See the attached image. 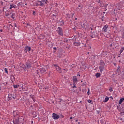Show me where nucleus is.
<instances>
[{
    "label": "nucleus",
    "instance_id": "31",
    "mask_svg": "<svg viewBox=\"0 0 124 124\" xmlns=\"http://www.w3.org/2000/svg\"><path fill=\"white\" fill-rule=\"evenodd\" d=\"M109 92H110V93H112V92H113V88L112 87H110L109 89Z\"/></svg>",
    "mask_w": 124,
    "mask_h": 124
},
{
    "label": "nucleus",
    "instance_id": "16",
    "mask_svg": "<svg viewBox=\"0 0 124 124\" xmlns=\"http://www.w3.org/2000/svg\"><path fill=\"white\" fill-rule=\"evenodd\" d=\"M124 98H121L119 101V104H122V103H123V102H124Z\"/></svg>",
    "mask_w": 124,
    "mask_h": 124
},
{
    "label": "nucleus",
    "instance_id": "59",
    "mask_svg": "<svg viewBox=\"0 0 124 124\" xmlns=\"http://www.w3.org/2000/svg\"><path fill=\"white\" fill-rule=\"evenodd\" d=\"M81 82H83V80H81Z\"/></svg>",
    "mask_w": 124,
    "mask_h": 124
},
{
    "label": "nucleus",
    "instance_id": "56",
    "mask_svg": "<svg viewBox=\"0 0 124 124\" xmlns=\"http://www.w3.org/2000/svg\"><path fill=\"white\" fill-rule=\"evenodd\" d=\"M27 4H28L26 3V4H25V5H27Z\"/></svg>",
    "mask_w": 124,
    "mask_h": 124
},
{
    "label": "nucleus",
    "instance_id": "19",
    "mask_svg": "<svg viewBox=\"0 0 124 124\" xmlns=\"http://www.w3.org/2000/svg\"><path fill=\"white\" fill-rule=\"evenodd\" d=\"M109 100V97L106 96V98H105V100H104L103 102H107Z\"/></svg>",
    "mask_w": 124,
    "mask_h": 124
},
{
    "label": "nucleus",
    "instance_id": "55",
    "mask_svg": "<svg viewBox=\"0 0 124 124\" xmlns=\"http://www.w3.org/2000/svg\"><path fill=\"white\" fill-rule=\"evenodd\" d=\"M15 27H16V24H15Z\"/></svg>",
    "mask_w": 124,
    "mask_h": 124
},
{
    "label": "nucleus",
    "instance_id": "52",
    "mask_svg": "<svg viewBox=\"0 0 124 124\" xmlns=\"http://www.w3.org/2000/svg\"><path fill=\"white\" fill-rule=\"evenodd\" d=\"M119 62H121V60H119Z\"/></svg>",
    "mask_w": 124,
    "mask_h": 124
},
{
    "label": "nucleus",
    "instance_id": "29",
    "mask_svg": "<svg viewBox=\"0 0 124 124\" xmlns=\"http://www.w3.org/2000/svg\"><path fill=\"white\" fill-rule=\"evenodd\" d=\"M88 102L89 103H91V104H93V101H92V100H90V99H89V100H88Z\"/></svg>",
    "mask_w": 124,
    "mask_h": 124
},
{
    "label": "nucleus",
    "instance_id": "33",
    "mask_svg": "<svg viewBox=\"0 0 124 124\" xmlns=\"http://www.w3.org/2000/svg\"><path fill=\"white\" fill-rule=\"evenodd\" d=\"M39 3V2H36V1H35V3L36 4V6H38V5L39 6V4H38Z\"/></svg>",
    "mask_w": 124,
    "mask_h": 124
},
{
    "label": "nucleus",
    "instance_id": "9",
    "mask_svg": "<svg viewBox=\"0 0 124 124\" xmlns=\"http://www.w3.org/2000/svg\"><path fill=\"white\" fill-rule=\"evenodd\" d=\"M36 2H39L40 3V4L39 5V6H44V2L41 0V1H39V0L36 1Z\"/></svg>",
    "mask_w": 124,
    "mask_h": 124
},
{
    "label": "nucleus",
    "instance_id": "41",
    "mask_svg": "<svg viewBox=\"0 0 124 124\" xmlns=\"http://www.w3.org/2000/svg\"><path fill=\"white\" fill-rule=\"evenodd\" d=\"M53 49H54V50H57V47H53Z\"/></svg>",
    "mask_w": 124,
    "mask_h": 124
},
{
    "label": "nucleus",
    "instance_id": "28",
    "mask_svg": "<svg viewBox=\"0 0 124 124\" xmlns=\"http://www.w3.org/2000/svg\"><path fill=\"white\" fill-rule=\"evenodd\" d=\"M26 25H27L28 28H31V25H30V24L26 23Z\"/></svg>",
    "mask_w": 124,
    "mask_h": 124
},
{
    "label": "nucleus",
    "instance_id": "54",
    "mask_svg": "<svg viewBox=\"0 0 124 124\" xmlns=\"http://www.w3.org/2000/svg\"><path fill=\"white\" fill-rule=\"evenodd\" d=\"M34 13H35V12L34 11V12H33V14H34Z\"/></svg>",
    "mask_w": 124,
    "mask_h": 124
},
{
    "label": "nucleus",
    "instance_id": "18",
    "mask_svg": "<svg viewBox=\"0 0 124 124\" xmlns=\"http://www.w3.org/2000/svg\"><path fill=\"white\" fill-rule=\"evenodd\" d=\"M101 74L100 73H97L95 74V76L96 78H99L100 77Z\"/></svg>",
    "mask_w": 124,
    "mask_h": 124
},
{
    "label": "nucleus",
    "instance_id": "26",
    "mask_svg": "<svg viewBox=\"0 0 124 124\" xmlns=\"http://www.w3.org/2000/svg\"><path fill=\"white\" fill-rule=\"evenodd\" d=\"M41 71H43V72H46V70L45 69V68H42Z\"/></svg>",
    "mask_w": 124,
    "mask_h": 124
},
{
    "label": "nucleus",
    "instance_id": "25",
    "mask_svg": "<svg viewBox=\"0 0 124 124\" xmlns=\"http://www.w3.org/2000/svg\"><path fill=\"white\" fill-rule=\"evenodd\" d=\"M124 47H121L120 49V54H122V53L124 52Z\"/></svg>",
    "mask_w": 124,
    "mask_h": 124
},
{
    "label": "nucleus",
    "instance_id": "30",
    "mask_svg": "<svg viewBox=\"0 0 124 124\" xmlns=\"http://www.w3.org/2000/svg\"><path fill=\"white\" fill-rule=\"evenodd\" d=\"M73 87L72 88H73V89H74V88H76V85H77V84H74V83H73Z\"/></svg>",
    "mask_w": 124,
    "mask_h": 124
},
{
    "label": "nucleus",
    "instance_id": "46",
    "mask_svg": "<svg viewBox=\"0 0 124 124\" xmlns=\"http://www.w3.org/2000/svg\"><path fill=\"white\" fill-rule=\"evenodd\" d=\"M74 16V14H72V17H73Z\"/></svg>",
    "mask_w": 124,
    "mask_h": 124
},
{
    "label": "nucleus",
    "instance_id": "27",
    "mask_svg": "<svg viewBox=\"0 0 124 124\" xmlns=\"http://www.w3.org/2000/svg\"><path fill=\"white\" fill-rule=\"evenodd\" d=\"M45 91H48V90H49V86H46L45 88Z\"/></svg>",
    "mask_w": 124,
    "mask_h": 124
},
{
    "label": "nucleus",
    "instance_id": "17",
    "mask_svg": "<svg viewBox=\"0 0 124 124\" xmlns=\"http://www.w3.org/2000/svg\"><path fill=\"white\" fill-rule=\"evenodd\" d=\"M30 97H31V98L32 99V100L34 102H35L36 100H35V98H34V95H31Z\"/></svg>",
    "mask_w": 124,
    "mask_h": 124
},
{
    "label": "nucleus",
    "instance_id": "7",
    "mask_svg": "<svg viewBox=\"0 0 124 124\" xmlns=\"http://www.w3.org/2000/svg\"><path fill=\"white\" fill-rule=\"evenodd\" d=\"M77 39H76V41H74V46H80L81 45V43L79 41H76Z\"/></svg>",
    "mask_w": 124,
    "mask_h": 124
},
{
    "label": "nucleus",
    "instance_id": "5",
    "mask_svg": "<svg viewBox=\"0 0 124 124\" xmlns=\"http://www.w3.org/2000/svg\"><path fill=\"white\" fill-rule=\"evenodd\" d=\"M52 118L54 119V120H58V119L60 118V115L56 113H53Z\"/></svg>",
    "mask_w": 124,
    "mask_h": 124
},
{
    "label": "nucleus",
    "instance_id": "15",
    "mask_svg": "<svg viewBox=\"0 0 124 124\" xmlns=\"http://www.w3.org/2000/svg\"><path fill=\"white\" fill-rule=\"evenodd\" d=\"M100 72H102L104 69V67L100 66L99 67Z\"/></svg>",
    "mask_w": 124,
    "mask_h": 124
},
{
    "label": "nucleus",
    "instance_id": "42",
    "mask_svg": "<svg viewBox=\"0 0 124 124\" xmlns=\"http://www.w3.org/2000/svg\"><path fill=\"white\" fill-rule=\"evenodd\" d=\"M112 46H113V45L112 44H111L110 45H109V46L110 47H112Z\"/></svg>",
    "mask_w": 124,
    "mask_h": 124
},
{
    "label": "nucleus",
    "instance_id": "24",
    "mask_svg": "<svg viewBox=\"0 0 124 124\" xmlns=\"http://www.w3.org/2000/svg\"><path fill=\"white\" fill-rule=\"evenodd\" d=\"M65 17L66 18H68V19H69V18H70V15L67 14L65 15Z\"/></svg>",
    "mask_w": 124,
    "mask_h": 124
},
{
    "label": "nucleus",
    "instance_id": "57",
    "mask_svg": "<svg viewBox=\"0 0 124 124\" xmlns=\"http://www.w3.org/2000/svg\"><path fill=\"white\" fill-rule=\"evenodd\" d=\"M75 20H77V18H75Z\"/></svg>",
    "mask_w": 124,
    "mask_h": 124
},
{
    "label": "nucleus",
    "instance_id": "47",
    "mask_svg": "<svg viewBox=\"0 0 124 124\" xmlns=\"http://www.w3.org/2000/svg\"><path fill=\"white\" fill-rule=\"evenodd\" d=\"M77 122H78V119H77V120H76V123H77Z\"/></svg>",
    "mask_w": 124,
    "mask_h": 124
},
{
    "label": "nucleus",
    "instance_id": "49",
    "mask_svg": "<svg viewBox=\"0 0 124 124\" xmlns=\"http://www.w3.org/2000/svg\"><path fill=\"white\" fill-rule=\"evenodd\" d=\"M78 7H81V6L80 5H79Z\"/></svg>",
    "mask_w": 124,
    "mask_h": 124
},
{
    "label": "nucleus",
    "instance_id": "39",
    "mask_svg": "<svg viewBox=\"0 0 124 124\" xmlns=\"http://www.w3.org/2000/svg\"><path fill=\"white\" fill-rule=\"evenodd\" d=\"M61 24H62V25H64V22L61 21Z\"/></svg>",
    "mask_w": 124,
    "mask_h": 124
},
{
    "label": "nucleus",
    "instance_id": "10",
    "mask_svg": "<svg viewBox=\"0 0 124 124\" xmlns=\"http://www.w3.org/2000/svg\"><path fill=\"white\" fill-rule=\"evenodd\" d=\"M107 29H108V25H105L102 29L103 31H107Z\"/></svg>",
    "mask_w": 124,
    "mask_h": 124
},
{
    "label": "nucleus",
    "instance_id": "22",
    "mask_svg": "<svg viewBox=\"0 0 124 124\" xmlns=\"http://www.w3.org/2000/svg\"><path fill=\"white\" fill-rule=\"evenodd\" d=\"M11 18L12 19H15V15L14 14H12V15H11Z\"/></svg>",
    "mask_w": 124,
    "mask_h": 124
},
{
    "label": "nucleus",
    "instance_id": "20",
    "mask_svg": "<svg viewBox=\"0 0 124 124\" xmlns=\"http://www.w3.org/2000/svg\"><path fill=\"white\" fill-rule=\"evenodd\" d=\"M13 87H14V89H18V88H19L20 86L17 85H14Z\"/></svg>",
    "mask_w": 124,
    "mask_h": 124
},
{
    "label": "nucleus",
    "instance_id": "1",
    "mask_svg": "<svg viewBox=\"0 0 124 124\" xmlns=\"http://www.w3.org/2000/svg\"><path fill=\"white\" fill-rule=\"evenodd\" d=\"M33 64V63L31 62L30 61H27V62L25 63V68L26 69H31V67H32V65Z\"/></svg>",
    "mask_w": 124,
    "mask_h": 124
},
{
    "label": "nucleus",
    "instance_id": "21",
    "mask_svg": "<svg viewBox=\"0 0 124 124\" xmlns=\"http://www.w3.org/2000/svg\"><path fill=\"white\" fill-rule=\"evenodd\" d=\"M41 1H42L43 2H45L46 4H47V3H48V0H41Z\"/></svg>",
    "mask_w": 124,
    "mask_h": 124
},
{
    "label": "nucleus",
    "instance_id": "2",
    "mask_svg": "<svg viewBox=\"0 0 124 124\" xmlns=\"http://www.w3.org/2000/svg\"><path fill=\"white\" fill-rule=\"evenodd\" d=\"M16 98V95H14L13 94H9L7 99L8 101H9L10 100H15Z\"/></svg>",
    "mask_w": 124,
    "mask_h": 124
},
{
    "label": "nucleus",
    "instance_id": "3",
    "mask_svg": "<svg viewBox=\"0 0 124 124\" xmlns=\"http://www.w3.org/2000/svg\"><path fill=\"white\" fill-rule=\"evenodd\" d=\"M53 65L56 67V70H57L59 73H62V69L59 67V65L54 64Z\"/></svg>",
    "mask_w": 124,
    "mask_h": 124
},
{
    "label": "nucleus",
    "instance_id": "14",
    "mask_svg": "<svg viewBox=\"0 0 124 124\" xmlns=\"http://www.w3.org/2000/svg\"><path fill=\"white\" fill-rule=\"evenodd\" d=\"M62 62L63 63H65V64H67L68 63V61L65 59H63Z\"/></svg>",
    "mask_w": 124,
    "mask_h": 124
},
{
    "label": "nucleus",
    "instance_id": "12",
    "mask_svg": "<svg viewBox=\"0 0 124 124\" xmlns=\"http://www.w3.org/2000/svg\"><path fill=\"white\" fill-rule=\"evenodd\" d=\"M31 47L29 46H25V50L26 51H27L28 52H30V51H31Z\"/></svg>",
    "mask_w": 124,
    "mask_h": 124
},
{
    "label": "nucleus",
    "instance_id": "35",
    "mask_svg": "<svg viewBox=\"0 0 124 124\" xmlns=\"http://www.w3.org/2000/svg\"><path fill=\"white\" fill-rule=\"evenodd\" d=\"M87 94L88 95H90V88H89L88 90Z\"/></svg>",
    "mask_w": 124,
    "mask_h": 124
},
{
    "label": "nucleus",
    "instance_id": "60",
    "mask_svg": "<svg viewBox=\"0 0 124 124\" xmlns=\"http://www.w3.org/2000/svg\"><path fill=\"white\" fill-rule=\"evenodd\" d=\"M26 53H27V51H26Z\"/></svg>",
    "mask_w": 124,
    "mask_h": 124
},
{
    "label": "nucleus",
    "instance_id": "32",
    "mask_svg": "<svg viewBox=\"0 0 124 124\" xmlns=\"http://www.w3.org/2000/svg\"><path fill=\"white\" fill-rule=\"evenodd\" d=\"M4 70H5V72L7 73V74H8V71L7 70V68H5L4 69Z\"/></svg>",
    "mask_w": 124,
    "mask_h": 124
},
{
    "label": "nucleus",
    "instance_id": "23",
    "mask_svg": "<svg viewBox=\"0 0 124 124\" xmlns=\"http://www.w3.org/2000/svg\"><path fill=\"white\" fill-rule=\"evenodd\" d=\"M58 34H59V35H61V36H62V35H63V33H62V31H59Z\"/></svg>",
    "mask_w": 124,
    "mask_h": 124
},
{
    "label": "nucleus",
    "instance_id": "38",
    "mask_svg": "<svg viewBox=\"0 0 124 124\" xmlns=\"http://www.w3.org/2000/svg\"><path fill=\"white\" fill-rule=\"evenodd\" d=\"M90 36L92 37V38H93V37H94V35H90Z\"/></svg>",
    "mask_w": 124,
    "mask_h": 124
},
{
    "label": "nucleus",
    "instance_id": "50",
    "mask_svg": "<svg viewBox=\"0 0 124 124\" xmlns=\"http://www.w3.org/2000/svg\"><path fill=\"white\" fill-rule=\"evenodd\" d=\"M78 124H81V123H80V122H78Z\"/></svg>",
    "mask_w": 124,
    "mask_h": 124
},
{
    "label": "nucleus",
    "instance_id": "48",
    "mask_svg": "<svg viewBox=\"0 0 124 124\" xmlns=\"http://www.w3.org/2000/svg\"><path fill=\"white\" fill-rule=\"evenodd\" d=\"M91 31H93V28H90Z\"/></svg>",
    "mask_w": 124,
    "mask_h": 124
},
{
    "label": "nucleus",
    "instance_id": "11",
    "mask_svg": "<svg viewBox=\"0 0 124 124\" xmlns=\"http://www.w3.org/2000/svg\"><path fill=\"white\" fill-rule=\"evenodd\" d=\"M99 64L100 65H101V66L104 67V66L105 65V63L103 60H100Z\"/></svg>",
    "mask_w": 124,
    "mask_h": 124
},
{
    "label": "nucleus",
    "instance_id": "40",
    "mask_svg": "<svg viewBox=\"0 0 124 124\" xmlns=\"http://www.w3.org/2000/svg\"><path fill=\"white\" fill-rule=\"evenodd\" d=\"M78 73H79V72L78 73L77 76H79V77H80V76H81V75Z\"/></svg>",
    "mask_w": 124,
    "mask_h": 124
},
{
    "label": "nucleus",
    "instance_id": "44",
    "mask_svg": "<svg viewBox=\"0 0 124 124\" xmlns=\"http://www.w3.org/2000/svg\"><path fill=\"white\" fill-rule=\"evenodd\" d=\"M94 32V31H93V32H91V34H93Z\"/></svg>",
    "mask_w": 124,
    "mask_h": 124
},
{
    "label": "nucleus",
    "instance_id": "51",
    "mask_svg": "<svg viewBox=\"0 0 124 124\" xmlns=\"http://www.w3.org/2000/svg\"><path fill=\"white\" fill-rule=\"evenodd\" d=\"M0 31H2V30H0Z\"/></svg>",
    "mask_w": 124,
    "mask_h": 124
},
{
    "label": "nucleus",
    "instance_id": "34",
    "mask_svg": "<svg viewBox=\"0 0 124 124\" xmlns=\"http://www.w3.org/2000/svg\"><path fill=\"white\" fill-rule=\"evenodd\" d=\"M58 30L59 31H62V28L58 27Z\"/></svg>",
    "mask_w": 124,
    "mask_h": 124
},
{
    "label": "nucleus",
    "instance_id": "4",
    "mask_svg": "<svg viewBox=\"0 0 124 124\" xmlns=\"http://www.w3.org/2000/svg\"><path fill=\"white\" fill-rule=\"evenodd\" d=\"M73 84H77V83H78V78H77V76H74L73 77Z\"/></svg>",
    "mask_w": 124,
    "mask_h": 124
},
{
    "label": "nucleus",
    "instance_id": "37",
    "mask_svg": "<svg viewBox=\"0 0 124 124\" xmlns=\"http://www.w3.org/2000/svg\"><path fill=\"white\" fill-rule=\"evenodd\" d=\"M103 34H105V32H107V33H108V32L107 31H103L102 32Z\"/></svg>",
    "mask_w": 124,
    "mask_h": 124
},
{
    "label": "nucleus",
    "instance_id": "6",
    "mask_svg": "<svg viewBox=\"0 0 124 124\" xmlns=\"http://www.w3.org/2000/svg\"><path fill=\"white\" fill-rule=\"evenodd\" d=\"M14 116L17 117V119H19V111H15L13 112Z\"/></svg>",
    "mask_w": 124,
    "mask_h": 124
},
{
    "label": "nucleus",
    "instance_id": "8",
    "mask_svg": "<svg viewBox=\"0 0 124 124\" xmlns=\"http://www.w3.org/2000/svg\"><path fill=\"white\" fill-rule=\"evenodd\" d=\"M14 124H21L20 121H19V118H17L14 120Z\"/></svg>",
    "mask_w": 124,
    "mask_h": 124
},
{
    "label": "nucleus",
    "instance_id": "58",
    "mask_svg": "<svg viewBox=\"0 0 124 124\" xmlns=\"http://www.w3.org/2000/svg\"><path fill=\"white\" fill-rule=\"evenodd\" d=\"M86 45H85L84 46L86 47Z\"/></svg>",
    "mask_w": 124,
    "mask_h": 124
},
{
    "label": "nucleus",
    "instance_id": "43",
    "mask_svg": "<svg viewBox=\"0 0 124 124\" xmlns=\"http://www.w3.org/2000/svg\"><path fill=\"white\" fill-rule=\"evenodd\" d=\"M72 119H73V117H70V120H72Z\"/></svg>",
    "mask_w": 124,
    "mask_h": 124
},
{
    "label": "nucleus",
    "instance_id": "36",
    "mask_svg": "<svg viewBox=\"0 0 124 124\" xmlns=\"http://www.w3.org/2000/svg\"><path fill=\"white\" fill-rule=\"evenodd\" d=\"M117 70H118V71H120V70H121V67L118 66L117 67Z\"/></svg>",
    "mask_w": 124,
    "mask_h": 124
},
{
    "label": "nucleus",
    "instance_id": "53",
    "mask_svg": "<svg viewBox=\"0 0 124 124\" xmlns=\"http://www.w3.org/2000/svg\"><path fill=\"white\" fill-rule=\"evenodd\" d=\"M114 65H116V63H114Z\"/></svg>",
    "mask_w": 124,
    "mask_h": 124
},
{
    "label": "nucleus",
    "instance_id": "13",
    "mask_svg": "<svg viewBox=\"0 0 124 124\" xmlns=\"http://www.w3.org/2000/svg\"><path fill=\"white\" fill-rule=\"evenodd\" d=\"M16 7V5L15 4H11L9 9H12V8H15Z\"/></svg>",
    "mask_w": 124,
    "mask_h": 124
},
{
    "label": "nucleus",
    "instance_id": "45",
    "mask_svg": "<svg viewBox=\"0 0 124 124\" xmlns=\"http://www.w3.org/2000/svg\"><path fill=\"white\" fill-rule=\"evenodd\" d=\"M118 57L120 58L121 57V55H118Z\"/></svg>",
    "mask_w": 124,
    "mask_h": 124
}]
</instances>
